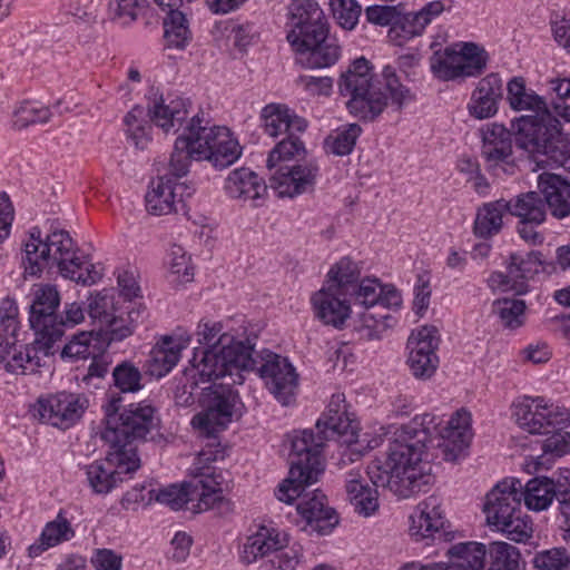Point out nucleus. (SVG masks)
Here are the masks:
<instances>
[{
    "instance_id": "nucleus-1",
    "label": "nucleus",
    "mask_w": 570,
    "mask_h": 570,
    "mask_svg": "<svg viewBox=\"0 0 570 570\" xmlns=\"http://www.w3.org/2000/svg\"><path fill=\"white\" fill-rule=\"evenodd\" d=\"M435 414L416 415L413 426L394 432L386 455L375 459L367 466V475L376 487L389 488L400 498L425 492L432 483L431 464L423 460L426 443L438 426Z\"/></svg>"
},
{
    "instance_id": "nucleus-2",
    "label": "nucleus",
    "mask_w": 570,
    "mask_h": 570,
    "mask_svg": "<svg viewBox=\"0 0 570 570\" xmlns=\"http://www.w3.org/2000/svg\"><path fill=\"white\" fill-rule=\"evenodd\" d=\"M197 342L207 348H195L185 373L194 384L228 377V384H243L245 373L254 366V344L245 334L225 330L222 322L200 320L196 327Z\"/></svg>"
},
{
    "instance_id": "nucleus-3",
    "label": "nucleus",
    "mask_w": 570,
    "mask_h": 570,
    "mask_svg": "<svg viewBox=\"0 0 570 570\" xmlns=\"http://www.w3.org/2000/svg\"><path fill=\"white\" fill-rule=\"evenodd\" d=\"M508 101L513 110H530L515 124L517 144L532 155L544 156L540 163H551L570 173V134L561 131L560 121L548 110L544 100L525 88L524 80L515 77L508 82Z\"/></svg>"
},
{
    "instance_id": "nucleus-4",
    "label": "nucleus",
    "mask_w": 570,
    "mask_h": 570,
    "mask_svg": "<svg viewBox=\"0 0 570 570\" xmlns=\"http://www.w3.org/2000/svg\"><path fill=\"white\" fill-rule=\"evenodd\" d=\"M24 273L38 276L43 268L57 266L65 278L83 285L95 284L101 273L81 254L68 232L53 230L41 237L39 228H31L23 248Z\"/></svg>"
},
{
    "instance_id": "nucleus-5",
    "label": "nucleus",
    "mask_w": 570,
    "mask_h": 570,
    "mask_svg": "<svg viewBox=\"0 0 570 570\" xmlns=\"http://www.w3.org/2000/svg\"><path fill=\"white\" fill-rule=\"evenodd\" d=\"M120 401V396L111 394L104 405L106 425L100 438L114 449L112 458L121 469L137 470L140 460L135 442L145 440L158 428L160 420L156 409L146 401L129 404L118 413Z\"/></svg>"
},
{
    "instance_id": "nucleus-6",
    "label": "nucleus",
    "mask_w": 570,
    "mask_h": 570,
    "mask_svg": "<svg viewBox=\"0 0 570 570\" xmlns=\"http://www.w3.org/2000/svg\"><path fill=\"white\" fill-rule=\"evenodd\" d=\"M522 482L505 478L485 495L483 512L489 527L515 542L528 541L533 533L532 520L521 510Z\"/></svg>"
},
{
    "instance_id": "nucleus-7",
    "label": "nucleus",
    "mask_w": 570,
    "mask_h": 570,
    "mask_svg": "<svg viewBox=\"0 0 570 570\" xmlns=\"http://www.w3.org/2000/svg\"><path fill=\"white\" fill-rule=\"evenodd\" d=\"M338 89L342 96L350 98L348 111L362 120H374L387 107L386 96L374 83L373 67L364 57L348 65L340 77Z\"/></svg>"
},
{
    "instance_id": "nucleus-8",
    "label": "nucleus",
    "mask_w": 570,
    "mask_h": 570,
    "mask_svg": "<svg viewBox=\"0 0 570 570\" xmlns=\"http://www.w3.org/2000/svg\"><path fill=\"white\" fill-rule=\"evenodd\" d=\"M489 55L474 42H456L430 58L433 75L443 81L476 78L487 69Z\"/></svg>"
},
{
    "instance_id": "nucleus-9",
    "label": "nucleus",
    "mask_w": 570,
    "mask_h": 570,
    "mask_svg": "<svg viewBox=\"0 0 570 570\" xmlns=\"http://www.w3.org/2000/svg\"><path fill=\"white\" fill-rule=\"evenodd\" d=\"M203 121L199 115H195L188 125L196 142L194 153L198 158L220 169L237 161L242 147L233 132L225 126H204Z\"/></svg>"
},
{
    "instance_id": "nucleus-10",
    "label": "nucleus",
    "mask_w": 570,
    "mask_h": 570,
    "mask_svg": "<svg viewBox=\"0 0 570 570\" xmlns=\"http://www.w3.org/2000/svg\"><path fill=\"white\" fill-rule=\"evenodd\" d=\"M513 416L518 426L530 434L548 435L554 429L570 425L568 409L543 396L520 397L513 403Z\"/></svg>"
},
{
    "instance_id": "nucleus-11",
    "label": "nucleus",
    "mask_w": 570,
    "mask_h": 570,
    "mask_svg": "<svg viewBox=\"0 0 570 570\" xmlns=\"http://www.w3.org/2000/svg\"><path fill=\"white\" fill-rule=\"evenodd\" d=\"M119 303V297L117 298L112 289H104L88 298V314L99 326L97 333H101L110 341H121L131 335L134 324L139 317V312H125Z\"/></svg>"
},
{
    "instance_id": "nucleus-12",
    "label": "nucleus",
    "mask_w": 570,
    "mask_h": 570,
    "mask_svg": "<svg viewBox=\"0 0 570 570\" xmlns=\"http://www.w3.org/2000/svg\"><path fill=\"white\" fill-rule=\"evenodd\" d=\"M286 39L291 47L314 43L328 32V23L323 9L315 0H293L288 6Z\"/></svg>"
},
{
    "instance_id": "nucleus-13",
    "label": "nucleus",
    "mask_w": 570,
    "mask_h": 570,
    "mask_svg": "<svg viewBox=\"0 0 570 570\" xmlns=\"http://www.w3.org/2000/svg\"><path fill=\"white\" fill-rule=\"evenodd\" d=\"M88 406L86 395L59 392L39 397L32 406V415L43 423L67 430L82 417Z\"/></svg>"
},
{
    "instance_id": "nucleus-14",
    "label": "nucleus",
    "mask_w": 570,
    "mask_h": 570,
    "mask_svg": "<svg viewBox=\"0 0 570 570\" xmlns=\"http://www.w3.org/2000/svg\"><path fill=\"white\" fill-rule=\"evenodd\" d=\"M30 295V326L35 333L40 334V344L48 348L50 343H56L61 338V326L55 324L60 294L55 285L36 284L32 286Z\"/></svg>"
},
{
    "instance_id": "nucleus-15",
    "label": "nucleus",
    "mask_w": 570,
    "mask_h": 570,
    "mask_svg": "<svg viewBox=\"0 0 570 570\" xmlns=\"http://www.w3.org/2000/svg\"><path fill=\"white\" fill-rule=\"evenodd\" d=\"M481 157L485 169L495 177L517 173L512 134L503 125L490 124L482 130Z\"/></svg>"
},
{
    "instance_id": "nucleus-16",
    "label": "nucleus",
    "mask_w": 570,
    "mask_h": 570,
    "mask_svg": "<svg viewBox=\"0 0 570 570\" xmlns=\"http://www.w3.org/2000/svg\"><path fill=\"white\" fill-rule=\"evenodd\" d=\"M292 475L307 474L309 480H318L324 471L322 450L325 438L312 430L293 431L287 434Z\"/></svg>"
},
{
    "instance_id": "nucleus-17",
    "label": "nucleus",
    "mask_w": 570,
    "mask_h": 570,
    "mask_svg": "<svg viewBox=\"0 0 570 570\" xmlns=\"http://www.w3.org/2000/svg\"><path fill=\"white\" fill-rule=\"evenodd\" d=\"M542 264V254L538 250L512 253L505 263L507 272H493L488 284L494 291L524 294L528 292V279L540 272Z\"/></svg>"
},
{
    "instance_id": "nucleus-18",
    "label": "nucleus",
    "mask_w": 570,
    "mask_h": 570,
    "mask_svg": "<svg viewBox=\"0 0 570 570\" xmlns=\"http://www.w3.org/2000/svg\"><path fill=\"white\" fill-rule=\"evenodd\" d=\"M439 332L434 326H421L412 331L407 338L406 364L411 374L422 381L430 380L439 367Z\"/></svg>"
},
{
    "instance_id": "nucleus-19",
    "label": "nucleus",
    "mask_w": 570,
    "mask_h": 570,
    "mask_svg": "<svg viewBox=\"0 0 570 570\" xmlns=\"http://www.w3.org/2000/svg\"><path fill=\"white\" fill-rule=\"evenodd\" d=\"M338 414L341 416H321L316 422V428L325 440L335 436L342 439V443L345 444L342 452L343 458L347 456L350 462H354L363 455L364 450L381 445V436L372 440L358 438L357 422L350 412H340Z\"/></svg>"
},
{
    "instance_id": "nucleus-20",
    "label": "nucleus",
    "mask_w": 570,
    "mask_h": 570,
    "mask_svg": "<svg viewBox=\"0 0 570 570\" xmlns=\"http://www.w3.org/2000/svg\"><path fill=\"white\" fill-rule=\"evenodd\" d=\"M194 187L170 176L159 177L146 194V208L156 216L186 214V199L194 194Z\"/></svg>"
},
{
    "instance_id": "nucleus-21",
    "label": "nucleus",
    "mask_w": 570,
    "mask_h": 570,
    "mask_svg": "<svg viewBox=\"0 0 570 570\" xmlns=\"http://www.w3.org/2000/svg\"><path fill=\"white\" fill-rule=\"evenodd\" d=\"M267 390L283 405H288L298 385V375L291 362L278 354L268 353L258 368Z\"/></svg>"
},
{
    "instance_id": "nucleus-22",
    "label": "nucleus",
    "mask_w": 570,
    "mask_h": 570,
    "mask_svg": "<svg viewBox=\"0 0 570 570\" xmlns=\"http://www.w3.org/2000/svg\"><path fill=\"white\" fill-rule=\"evenodd\" d=\"M407 523V534L413 542L432 544L445 523L441 500L430 495L420 501L409 514Z\"/></svg>"
},
{
    "instance_id": "nucleus-23",
    "label": "nucleus",
    "mask_w": 570,
    "mask_h": 570,
    "mask_svg": "<svg viewBox=\"0 0 570 570\" xmlns=\"http://www.w3.org/2000/svg\"><path fill=\"white\" fill-rule=\"evenodd\" d=\"M220 380L223 382L213 391L207 410L191 420L194 426L207 433L224 429L232 421L235 406L239 401L237 391L233 389L235 384H228L230 382L228 377Z\"/></svg>"
},
{
    "instance_id": "nucleus-24",
    "label": "nucleus",
    "mask_w": 570,
    "mask_h": 570,
    "mask_svg": "<svg viewBox=\"0 0 570 570\" xmlns=\"http://www.w3.org/2000/svg\"><path fill=\"white\" fill-rule=\"evenodd\" d=\"M436 419L439 424L432 434L438 433L440 436L438 446L442 451L443 459L450 462L459 460L469 448L473 436L471 413L465 409H460L450 416L442 428H440L441 420L438 416Z\"/></svg>"
},
{
    "instance_id": "nucleus-25",
    "label": "nucleus",
    "mask_w": 570,
    "mask_h": 570,
    "mask_svg": "<svg viewBox=\"0 0 570 570\" xmlns=\"http://www.w3.org/2000/svg\"><path fill=\"white\" fill-rule=\"evenodd\" d=\"M193 480L188 483L194 512L208 511L224 498L225 478L214 466L190 468Z\"/></svg>"
},
{
    "instance_id": "nucleus-26",
    "label": "nucleus",
    "mask_w": 570,
    "mask_h": 570,
    "mask_svg": "<svg viewBox=\"0 0 570 570\" xmlns=\"http://www.w3.org/2000/svg\"><path fill=\"white\" fill-rule=\"evenodd\" d=\"M190 342V334L181 328L170 335L161 336L151 348L146 363L149 374L155 377L167 375L177 365L181 352L189 346Z\"/></svg>"
},
{
    "instance_id": "nucleus-27",
    "label": "nucleus",
    "mask_w": 570,
    "mask_h": 570,
    "mask_svg": "<svg viewBox=\"0 0 570 570\" xmlns=\"http://www.w3.org/2000/svg\"><path fill=\"white\" fill-rule=\"evenodd\" d=\"M351 294L323 285L311 297L315 317L324 325L343 328L351 317Z\"/></svg>"
},
{
    "instance_id": "nucleus-28",
    "label": "nucleus",
    "mask_w": 570,
    "mask_h": 570,
    "mask_svg": "<svg viewBox=\"0 0 570 570\" xmlns=\"http://www.w3.org/2000/svg\"><path fill=\"white\" fill-rule=\"evenodd\" d=\"M147 109L150 120L165 132L179 127L188 116V99L175 94L166 97L154 88L147 96Z\"/></svg>"
},
{
    "instance_id": "nucleus-29",
    "label": "nucleus",
    "mask_w": 570,
    "mask_h": 570,
    "mask_svg": "<svg viewBox=\"0 0 570 570\" xmlns=\"http://www.w3.org/2000/svg\"><path fill=\"white\" fill-rule=\"evenodd\" d=\"M297 512L305 520L311 532L326 535L338 524V515L327 504L326 495L321 490L306 492L297 503Z\"/></svg>"
},
{
    "instance_id": "nucleus-30",
    "label": "nucleus",
    "mask_w": 570,
    "mask_h": 570,
    "mask_svg": "<svg viewBox=\"0 0 570 570\" xmlns=\"http://www.w3.org/2000/svg\"><path fill=\"white\" fill-rule=\"evenodd\" d=\"M317 173L318 167L313 163L278 165L271 176V187L279 197H294L314 185Z\"/></svg>"
},
{
    "instance_id": "nucleus-31",
    "label": "nucleus",
    "mask_w": 570,
    "mask_h": 570,
    "mask_svg": "<svg viewBox=\"0 0 570 570\" xmlns=\"http://www.w3.org/2000/svg\"><path fill=\"white\" fill-rule=\"evenodd\" d=\"M288 541L289 538L285 531L269 525H259L246 538L239 551V559L245 564L254 563L261 558L282 550Z\"/></svg>"
},
{
    "instance_id": "nucleus-32",
    "label": "nucleus",
    "mask_w": 570,
    "mask_h": 570,
    "mask_svg": "<svg viewBox=\"0 0 570 570\" xmlns=\"http://www.w3.org/2000/svg\"><path fill=\"white\" fill-rule=\"evenodd\" d=\"M503 83L498 73H489L481 78L473 89L466 105L469 115L478 120L489 119L497 115L502 98Z\"/></svg>"
},
{
    "instance_id": "nucleus-33",
    "label": "nucleus",
    "mask_w": 570,
    "mask_h": 570,
    "mask_svg": "<svg viewBox=\"0 0 570 570\" xmlns=\"http://www.w3.org/2000/svg\"><path fill=\"white\" fill-rule=\"evenodd\" d=\"M224 190L228 197L252 202L255 206L267 195L265 180L249 168H236L225 179Z\"/></svg>"
},
{
    "instance_id": "nucleus-34",
    "label": "nucleus",
    "mask_w": 570,
    "mask_h": 570,
    "mask_svg": "<svg viewBox=\"0 0 570 570\" xmlns=\"http://www.w3.org/2000/svg\"><path fill=\"white\" fill-rule=\"evenodd\" d=\"M264 131L274 138L304 132L307 122L283 104H268L262 110Z\"/></svg>"
},
{
    "instance_id": "nucleus-35",
    "label": "nucleus",
    "mask_w": 570,
    "mask_h": 570,
    "mask_svg": "<svg viewBox=\"0 0 570 570\" xmlns=\"http://www.w3.org/2000/svg\"><path fill=\"white\" fill-rule=\"evenodd\" d=\"M355 302L370 308L382 305L386 308L400 307L402 304L401 293L392 284H382L377 278H364L356 283L352 292Z\"/></svg>"
},
{
    "instance_id": "nucleus-36",
    "label": "nucleus",
    "mask_w": 570,
    "mask_h": 570,
    "mask_svg": "<svg viewBox=\"0 0 570 570\" xmlns=\"http://www.w3.org/2000/svg\"><path fill=\"white\" fill-rule=\"evenodd\" d=\"M112 453L114 449H110L106 460L95 461L85 466L88 485L97 494L109 493L121 481V474L135 471L121 469L114 460Z\"/></svg>"
},
{
    "instance_id": "nucleus-37",
    "label": "nucleus",
    "mask_w": 570,
    "mask_h": 570,
    "mask_svg": "<svg viewBox=\"0 0 570 570\" xmlns=\"http://www.w3.org/2000/svg\"><path fill=\"white\" fill-rule=\"evenodd\" d=\"M538 186L544 195L546 207L549 206L556 218L570 215V181L559 174L542 173L539 175Z\"/></svg>"
},
{
    "instance_id": "nucleus-38",
    "label": "nucleus",
    "mask_w": 570,
    "mask_h": 570,
    "mask_svg": "<svg viewBox=\"0 0 570 570\" xmlns=\"http://www.w3.org/2000/svg\"><path fill=\"white\" fill-rule=\"evenodd\" d=\"M55 343H50L48 348L40 344V334L36 333V340L32 345L16 346L11 355L6 361L2 368L13 374H28L37 371L42 365L43 358L52 354Z\"/></svg>"
},
{
    "instance_id": "nucleus-39",
    "label": "nucleus",
    "mask_w": 570,
    "mask_h": 570,
    "mask_svg": "<svg viewBox=\"0 0 570 570\" xmlns=\"http://www.w3.org/2000/svg\"><path fill=\"white\" fill-rule=\"evenodd\" d=\"M296 52L305 55L303 65L309 69L327 68L335 65L341 57V46L337 40L328 37L325 32L324 37L316 39L314 43L293 46Z\"/></svg>"
},
{
    "instance_id": "nucleus-40",
    "label": "nucleus",
    "mask_w": 570,
    "mask_h": 570,
    "mask_svg": "<svg viewBox=\"0 0 570 570\" xmlns=\"http://www.w3.org/2000/svg\"><path fill=\"white\" fill-rule=\"evenodd\" d=\"M487 549L479 542H460L452 546L448 562H439L442 570H483Z\"/></svg>"
},
{
    "instance_id": "nucleus-41",
    "label": "nucleus",
    "mask_w": 570,
    "mask_h": 570,
    "mask_svg": "<svg viewBox=\"0 0 570 570\" xmlns=\"http://www.w3.org/2000/svg\"><path fill=\"white\" fill-rule=\"evenodd\" d=\"M76 535V531L62 510L58 512L52 521L43 527L37 544L29 548L31 556H39L43 551L57 547L63 542L70 541Z\"/></svg>"
},
{
    "instance_id": "nucleus-42",
    "label": "nucleus",
    "mask_w": 570,
    "mask_h": 570,
    "mask_svg": "<svg viewBox=\"0 0 570 570\" xmlns=\"http://www.w3.org/2000/svg\"><path fill=\"white\" fill-rule=\"evenodd\" d=\"M505 213H509V204L504 198L484 203L476 212L473 226L474 235L488 239L499 234L503 227Z\"/></svg>"
},
{
    "instance_id": "nucleus-43",
    "label": "nucleus",
    "mask_w": 570,
    "mask_h": 570,
    "mask_svg": "<svg viewBox=\"0 0 570 570\" xmlns=\"http://www.w3.org/2000/svg\"><path fill=\"white\" fill-rule=\"evenodd\" d=\"M370 487L357 472H350L346 480V493L355 511L370 517L379 509V493Z\"/></svg>"
},
{
    "instance_id": "nucleus-44",
    "label": "nucleus",
    "mask_w": 570,
    "mask_h": 570,
    "mask_svg": "<svg viewBox=\"0 0 570 570\" xmlns=\"http://www.w3.org/2000/svg\"><path fill=\"white\" fill-rule=\"evenodd\" d=\"M548 435L542 443V455L531 458L527 462L529 471L548 470L554 458H561L570 453V432H566L564 429H554Z\"/></svg>"
},
{
    "instance_id": "nucleus-45",
    "label": "nucleus",
    "mask_w": 570,
    "mask_h": 570,
    "mask_svg": "<svg viewBox=\"0 0 570 570\" xmlns=\"http://www.w3.org/2000/svg\"><path fill=\"white\" fill-rule=\"evenodd\" d=\"M556 498V481L549 478H533L522 484L521 501L528 510L540 512L547 510Z\"/></svg>"
},
{
    "instance_id": "nucleus-46",
    "label": "nucleus",
    "mask_w": 570,
    "mask_h": 570,
    "mask_svg": "<svg viewBox=\"0 0 570 570\" xmlns=\"http://www.w3.org/2000/svg\"><path fill=\"white\" fill-rule=\"evenodd\" d=\"M104 350L101 333L96 331L80 332L75 334L63 346L61 357L72 361L95 358Z\"/></svg>"
},
{
    "instance_id": "nucleus-47",
    "label": "nucleus",
    "mask_w": 570,
    "mask_h": 570,
    "mask_svg": "<svg viewBox=\"0 0 570 570\" xmlns=\"http://www.w3.org/2000/svg\"><path fill=\"white\" fill-rule=\"evenodd\" d=\"M509 213L520 218V222H530L540 225L546 220L547 208L543 197L535 191L521 194L508 200Z\"/></svg>"
},
{
    "instance_id": "nucleus-48",
    "label": "nucleus",
    "mask_w": 570,
    "mask_h": 570,
    "mask_svg": "<svg viewBox=\"0 0 570 570\" xmlns=\"http://www.w3.org/2000/svg\"><path fill=\"white\" fill-rule=\"evenodd\" d=\"M360 276L361 268L358 264L351 257L344 256L330 267L323 285L352 295Z\"/></svg>"
},
{
    "instance_id": "nucleus-49",
    "label": "nucleus",
    "mask_w": 570,
    "mask_h": 570,
    "mask_svg": "<svg viewBox=\"0 0 570 570\" xmlns=\"http://www.w3.org/2000/svg\"><path fill=\"white\" fill-rule=\"evenodd\" d=\"M382 92L386 96L387 101L395 107L396 110L403 109L406 105L415 99L412 90L403 85L396 73L395 67L386 65L381 71V80L377 81Z\"/></svg>"
},
{
    "instance_id": "nucleus-50",
    "label": "nucleus",
    "mask_w": 570,
    "mask_h": 570,
    "mask_svg": "<svg viewBox=\"0 0 570 570\" xmlns=\"http://www.w3.org/2000/svg\"><path fill=\"white\" fill-rule=\"evenodd\" d=\"M144 490L145 487L142 485L141 493L135 495V501H156L176 511L185 508L189 502H193L187 482L180 485L170 484L165 488L150 489L148 497L142 493Z\"/></svg>"
},
{
    "instance_id": "nucleus-51",
    "label": "nucleus",
    "mask_w": 570,
    "mask_h": 570,
    "mask_svg": "<svg viewBox=\"0 0 570 570\" xmlns=\"http://www.w3.org/2000/svg\"><path fill=\"white\" fill-rule=\"evenodd\" d=\"M195 147L196 142L188 126L187 134L179 136L176 139L174 151L170 157L169 167L175 179L183 177L188 173L191 159L200 160L194 153Z\"/></svg>"
},
{
    "instance_id": "nucleus-52",
    "label": "nucleus",
    "mask_w": 570,
    "mask_h": 570,
    "mask_svg": "<svg viewBox=\"0 0 570 570\" xmlns=\"http://www.w3.org/2000/svg\"><path fill=\"white\" fill-rule=\"evenodd\" d=\"M51 116L49 107L38 101L24 100L12 112V127L21 130L32 125L47 124Z\"/></svg>"
},
{
    "instance_id": "nucleus-53",
    "label": "nucleus",
    "mask_w": 570,
    "mask_h": 570,
    "mask_svg": "<svg viewBox=\"0 0 570 570\" xmlns=\"http://www.w3.org/2000/svg\"><path fill=\"white\" fill-rule=\"evenodd\" d=\"M164 37L168 48L181 50L188 46L191 32L183 11H174L164 20Z\"/></svg>"
},
{
    "instance_id": "nucleus-54",
    "label": "nucleus",
    "mask_w": 570,
    "mask_h": 570,
    "mask_svg": "<svg viewBox=\"0 0 570 570\" xmlns=\"http://www.w3.org/2000/svg\"><path fill=\"white\" fill-rule=\"evenodd\" d=\"M362 128L357 124H350L337 128L325 140L327 150L336 156H345L353 151Z\"/></svg>"
},
{
    "instance_id": "nucleus-55",
    "label": "nucleus",
    "mask_w": 570,
    "mask_h": 570,
    "mask_svg": "<svg viewBox=\"0 0 570 570\" xmlns=\"http://www.w3.org/2000/svg\"><path fill=\"white\" fill-rule=\"evenodd\" d=\"M423 32L412 12L405 14L397 13L392 27L389 28L387 38L393 45L403 46Z\"/></svg>"
},
{
    "instance_id": "nucleus-56",
    "label": "nucleus",
    "mask_w": 570,
    "mask_h": 570,
    "mask_svg": "<svg viewBox=\"0 0 570 570\" xmlns=\"http://www.w3.org/2000/svg\"><path fill=\"white\" fill-rule=\"evenodd\" d=\"M490 567L488 570H517L520 561V551L514 546L498 541L490 546Z\"/></svg>"
},
{
    "instance_id": "nucleus-57",
    "label": "nucleus",
    "mask_w": 570,
    "mask_h": 570,
    "mask_svg": "<svg viewBox=\"0 0 570 570\" xmlns=\"http://www.w3.org/2000/svg\"><path fill=\"white\" fill-rule=\"evenodd\" d=\"M148 7L147 0H115L110 3L111 20L122 27L130 26Z\"/></svg>"
},
{
    "instance_id": "nucleus-58",
    "label": "nucleus",
    "mask_w": 570,
    "mask_h": 570,
    "mask_svg": "<svg viewBox=\"0 0 570 570\" xmlns=\"http://www.w3.org/2000/svg\"><path fill=\"white\" fill-rule=\"evenodd\" d=\"M493 312L508 328H518L524 323L525 304L521 299L502 298L493 304Z\"/></svg>"
},
{
    "instance_id": "nucleus-59",
    "label": "nucleus",
    "mask_w": 570,
    "mask_h": 570,
    "mask_svg": "<svg viewBox=\"0 0 570 570\" xmlns=\"http://www.w3.org/2000/svg\"><path fill=\"white\" fill-rule=\"evenodd\" d=\"M317 482V480L307 479V474L292 475V468L289 469L288 478L283 480L275 489V497L278 501L292 504L296 499L305 494V488L309 484Z\"/></svg>"
},
{
    "instance_id": "nucleus-60",
    "label": "nucleus",
    "mask_w": 570,
    "mask_h": 570,
    "mask_svg": "<svg viewBox=\"0 0 570 570\" xmlns=\"http://www.w3.org/2000/svg\"><path fill=\"white\" fill-rule=\"evenodd\" d=\"M298 134L286 135L269 153L266 166L269 170L276 168L281 161L289 160L305 151L303 141Z\"/></svg>"
},
{
    "instance_id": "nucleus-61",
    "label": "nucleus",
    "mask_w": 570,
    "mask_h": 570,
    "mask_svg": "<svg viewBox=\"0 0 570 570\" xmlns=\"http://www.w3.org/2000/svg\"><path fill=\"white\" fill-rule=\"evenodd\" d=\"M191 258L179 245H173L166 256V264L175 281L190 282L194 276Z\"/></svg>"
},
{
    "instance_id": "nucleus-62",
    "label": "nucleus",
    "mask_w": 570,
    "mask_h": 570,
    "mask_svg": "<svg viewBox=\"0 0 570 570\" xmlns=\"http://www.w3.org/2000/svg\"><path fill=\"white\" fill-rule=\"evenodd\" d=\"M115 386L124 393H135L142 387V375L130 362L118 364L112 371Z\"/></svg>"
},
{
    "instance_id": "nucleus-63",
    "label": "nucleus",
    "mask_w": 570,
    "mask_h": 570,
    "mask_svg": "<svg viewBox=\"0 0 570 570\" xmlns=\"http://www.w3.org/2000/svg\"><path fill=\"white\" fill-rule=\"evenodd\" d=\"M538 570H570V553L563 547L538 551L533 557Z\"/></svg>"
},
{
    "instance_id": "nucleus-64",
    "label": "nucleus",
    "mask_w": 570,
    "mask_h": 570,
    "mask_svg": "<svg viewBox=\"0 0 570 570\" xmlns=\"http://www.w3.org/2000/svg\"><path fill=\"white\" fill-rule=\"evenodd\" d=\"M334 19L345 30H353L360 19L362 7L356 0H330Z\"/></svg>"
}]
</instances>
